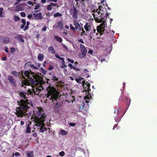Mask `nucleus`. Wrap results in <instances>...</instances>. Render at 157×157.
<instances>
[{
	"instance_id": "473e14b6",
	"label": "nucleus",
	"mask_w": 157,
	"mask_h": 157,
	"mask_svg": "<svg viewBox=\"0 0 157 157\" xmlns=\"http://www.w3.org/2000/svg\"><path fill=\"white\" fill-rule=\"evenodd\" d=\"M70 28L73 31H75V27H74L72 24H70Z\"/></svg>"
},
{
	"instance_id": "774afa93",
	"label": "nucleus",
	"mask_w": 157,
	"mask_h": 157,
	"mask_svg": "<svg viewBox=\"0 0 157 157\" xmlns=\"http://www.w3.org/2000/svg\"><path fill=\"white\" fill-rule=\"evenodd\" d=\"M17 2L19 3L21 1V0H17Z\"/></svg>"
},
{
	"instance_id": "a19ab883",
	"label": "nucleus",
	"mask_w": 157,
	"mask_h": 157,
	"mask_svg": "<svg viewBox=\"0 0 157 157\" xmlns=\"http://www.w3.org/2000/svg\"><path fill=\"white\" fill-rule=\"evenodd\" d=\"M69 124L70 126L73 127L75 125V123H69Z\"/></svg>"
},
{
	"instance_id": "412c9836",
	"label": "nucleus",
	"mask_w": 157,
	"mask_h": 157,
	"mask_svg": "<svg viewBox=\"0 0 157 157\" xmlns=\"http://www.w3.org/2000/svg\"><path fill=\"white\" fill-rule=\"evenodd\" d=\"M44 58V56L42 54H39L38 56V59L40 61L42 60Z\"/></svg>"
},
{
	"instance_id": "4468645a",
	"label": "nucleus",
	"mask_w": 157,
	"mask_h": 157,
	"mask_svg": "<svg viewBox=\"0 0 157 157\" xmlns=\"http://www.w3.org/2000/svg\"><path fill=\"white\" fill-rule=\"evenodd\" d=\"M80 47L82 53H86L87 52V49L85 47L84 45L81 44L80 45Z\"/></svg>"
},
{
	"instance_id": "72a5a7b5",
	"label": "nucleus",
	"mask_w": 157,
	"mask_h": 157,
	"mask_svg": "<svg viewBox=\"0 0 157 157\" xmlns=\"http://www.w3.org/2000/svg\"><path fill=\"white\" fill-rule=\"evenodd\" d=\"M55 56L57 58L62 60V61H63V59H64L63 58H61L58 55H55Z\"/></svg>"
},
{
	"instance_id": "c756f323",
	"label": "nucleus",
	"mask_w": 157,
	"mask_h": 157,
	"mask_svg": "<svg viewBox=\"0 0 157 157\" xmlns=\"http://www.w3.org/2000/svg\"><path fill=\"white\" fill-rule=\"evenodd\" d=\"M61 16V14L59 13H57L54 14V16L55 17H60Z\"/></svg>"
},
{
	"instance_id": "09e8293b",
	"label": "nucleus",
	"mask_w": 157,
	"mask_h": 157,
	"mask_svg": "<svg viewBox=\"0 0 157 157\" xmlns=\"http://www.w3.org/2000/svg\"><path fill=\"white\" fill-rule=\"evenodd\" d=\"M47 29V28L46 27H44L42 29V30L45 31Z\"/></svg>"
},
{
	"instance_id": "e2e57ef3",
	"label": "nucleus",
	"mask_w": 157,
	"mask_h": 157,
	"mask_svg": "<svg viewBox=\"0 0 157 157\" xmlns=\"http://www.w3.org/2000/svg\"><path fill=\"white\" fill-rule=\"evenodd\" d=\"M46 61H44V64H43V66L44 67H45L46 66Z\"/></svg>"
},
{
	"instance_id": "4d7b16f0",
	"label": "nucleus",
	"mask_w": 157,
	"mask_h": 157,
	"mask_svg": "<svg viewBox=\"0 0 157 157\" xmlns=\"http://www.w3.org/2000/svg\"><path fill=\"white\" fill-rule=\"evenodd\" d=\"M63 34L65 35V36H66L67 35V33L65 32H63Z\"/></svg>"
},
{
	"instance_id": "2f4dec72",
	"label": "nucleus",
	"mask_w": 157,
	"mask_h": 157,
	"mask_svg": "<svg viewBox=\"0 0 157 157\" xmlns=\"http://www.w3.org/2000/svg\"><path fill=\"white\" fill-rule=\"evenodd\" d=\"M77 2V4H78L79 3H82L83 2H84L85 0H75Z\"/></svg>"
},
{
	"instance_id": "79ce46f5",
	"label": "nucleus",
	"mask_w": 157,
	"mask_h": 157,
	"mask_svg": "<svg viewBox=\"0 0 157 157\" xmlns=\"http://www.w3.org/2000/svg\"><path fill=\"white\" fill-rule=\"evenodd\" d=\"M98 58L100 60V61H101V63L103 61H105V59H101L100 58V56L99 57H98Z\"/></svg>"
},
{
	"instance_id": "c9c22d12",
	"label": "nucleus",
	"mask_w": 157,
	"mask_h": 157,
	"mask_svg": "<svg viewBox=\"0 0 157 157\" xmlns=\"http://www.w3.org/2000/svg\"><path fill=\"white\" fill-rule=\"evenodd\" d=\"M40 7V4H36L35 6V8L34 9L35 10H36L38 9Z\"/></svg>"
},
{
	"instance_id": "f8f14e48",
	"label": "nucleus",
	"mask_w": 157,
	"mask_h": 157,
	"mask_svg": "<svg viewBox=\"0 0 157 157\" xmlns=\"http://www.w3.org/2000/svg\"><path fill=\"white\" fill-rule=\"evenodd\" d=\"M14 38L21 42H24V40L23 39V35H17V36L14 37Z\"/></svg>"
},
{
	"instance_id": "a211bd4d",
	"label": "nucleus",
	"mask_w": 157,
	"mask_h": 157,
	"mask_svg": "<svg viewBox=\"0 0 157 157\" xmlns=\"http://www.w3.org/2000/svg\"><path fill=\"white\" fill-rule=\"evenodd\" d=\"M90 27V26L88 25V23H86V24L84 26V29L86 32H89L90 31L89 29V27Z\"/></svg>"
},
{
	"instance_id": "ea45409f",
	"label": "nucleus",
	"mask_w": 157,
	"mask_h": 157,
	"mask_svg": "<svg viewBox=\"0 0 157 157\" xmlns=\"http://www.w3.org/2000/svg\"><path fill=\"white\" fill-rule=\"evenodd\" d=\"M21 16L23 17H25L26 16L25 13L24 12H22L21 13Z\"/></svg>"
},
{
	"instance_id": "6e6d98bb",
	"label": "nucleus",
	"mask_w": 157,
	"mask_h": 157,
	"mask_svg": "<svg viewBox=\"0 0 157 157\" xmlns=\"http://www.w3.org/2000/svg\"><path fill=\"white\" fill-rule=\"evenodd\" d=\"M24 124V122L23 121H21V125H22Z\"/></svg>"
},
{
	"instance_id": "423d86ee",
	"label": "nucleus",
	"mask_w": 157,
	"mask_h": 157,
	"mask_svg": "<svg viewBox=\"0 0 157 157\" xmlns=\"http://www.w3.org/2000/svg\"><path fill=\"white\" fill-rule=\"evenodd\" d=\"M84 98L85 102H83L81 103V105L79 107L78 110L79 111L84 113L89 108L88 103L91 99L90 94H87Z\"/></svg>"
},
{
	"instance_id": "338daca9",
	"label": "nucleus",
	"mask_w": 157,
	"mask_h": 157,
	"mask_svg": "<svg viewBox=\"0 0 157 157\" xmlns=\"http://www.w3.org/2000/svg\"><path fill=\"white\" fill-rule=\"evenodd\" d=\"M84 71L85 73H87L88 72V71L87 69H85L84 70Z\"/></svg>"
},
{
	"instance_id": "13d9d810",
	"label": "nucleus",
	"mask_w": 157,
	"mask_h": 157,
	"mask_svg": "<svg viewBox=\"0 0 157 157\" xmlns=\"http://www.w3.org/2000/svg\"><path fill=\"white\" fill-rule=\"evenodd\" d=\"M65 27L67 29H69V26L67 25H66L65 26Z\"/></svg>"
},
{
	"instance_id": "69168bd1",
	"label": "nucleus",
	"mask_w": 157,
	"mask_h": 157,
	"mask_svg": "<svg viewBox=\"0 0 157 157\" xmlns=\"http://www.w3.org/2000/svg\"><path fill=\"white\" fill-rule=\"evenodd\" d=\"M79 30V31H82V32L83 31H84V30L83 29V28H81V30Z\"/></svg>"
},
{
	"instance_id": "a878e982",
	"label": "nucleus",
	"mask_w": 157,
	"mask_h": 157,
	"mask_svg": "<svg viewBox=\"0 0 157 157\" xmlns=\"http://www.w3.org/2000/svg\"><path fill=\"white\" fill-rule=\"evenodd\" d=\"M61 67L62 68H64L65 67H66V66L65 64V61H64V59H63V61H62V62L61 63Z\"/></svg>"
},
{
	"instance_id": "7c9ffc66",
	"label": "nucleus",
	"mask_w": 157,
	"mask_h": 157,
	"mask_svg": "<svg viewBox=\"0 0 157 157\" xmlns=\"http://www.w3.org/2000/svg\"><path fill=\"white\" fill-rule=\"evenodd\" d=\"M68 66L71 69H76V67L73 66V65L71 64H68Z\"/></svg>"
},
{
	"instance_id": "b1692460",
	"label": "nucleus",
	"mask_w": 157,
	"mask_h": 157,
	"mask_svg": "<svg viewBox=\"0 0 157 157\" xmlns=\"http://www.w3.org/2000/svg\"><path fill=\"white\" fill-rule=\"evenodd\" d=\"M21 21H22V24L21 25V29H23L24 28V26L25 25L26 22H25V21L24 19H22V20Z\"/></svg>"
},
{
	"instance_id": "ddd939ff",
	"label": "nucleus",
	"mask_w": 157,
	"mask_h": 157,
	"mask_svg": "<svg viewBox=\"0 0 157 157\" xmlns=\"http://www.w3.org/2000/svg\"><path fill=\"white\" fill-rule=\"evenodd\" d=\"M58 6V4L55 3H51L50 4L47 6V9L48 10H51L52 9V6Z\"/></svg>"
},
{
	"instance_id": "aec40b11",
	"label": "nucleus",
	"mask_w": 157,
	"mask_h": 157,
	"mask_svg": "<svg viewBox=\"0 0 157 157\" xmlns=\"http://www.w3.org/2000/svg\"><path fill=\"white\" fill-rule=\"evenodd\" d=\"M54 38L57 41L61 42L62 41V39L60 38L58 36H54Z\"/></svg>"
},
{
	"instance_id": "5701e85b",
	"label": "nucleus",
	"mask_w": 157,
	"mask_h": 157,
	"mask_svg": "<svg viewBox=\"0 0 157 157\" xmlns=\"http://www.w3.org/2000/svg\"><path fill=\"white\" fill-rule=\"evenodd\" d=\"M3 9L2 8H0V17H3L4 15H3V13H4L3 12Z\"/></svg>"
},
{
	"instance_id": "cd10ccee",
	"label": "nucleus",
	"mask_w": 157,
	"mask_h": 157,
	"mask_svg": "<svg viewBox=\"0 0 157 157\" xmlns=\"http://www.w3.org/2000/svg\"><path fill=\"white\" fill-rule=\"evenodd\" d=\"M31 132V129L29 126L28 125L27 127L26 132V133H29Z\"/></svg>"
},
{
	"instance_id": "f03ea898",
	"label": "nucleus",
	"mask_w": 157,
	"mask_h": 157,
	"mask_svg": "<svg viewBox=\"0 0 157 157\" xmlns=\"http://www.w3.org/2000/svg\"><path fill=\"white\" fill-rule=\"evenodd\" d=\"M105 2V0H102L100 3H98L91 12V14L96 22H102V23L97 27V32L100 34V35L103 34L105 30V28L107 26L106 22L102 20L105 16L107 17L108 16V14L106 13V5L103 4Z\"/></svg>"
},
{
	"instance_id": "a18cd8bd",
	"label": "nucleus",
	"mask_w": 157,
	"mask_h": 157,
	"mask_svg": "<svg viewBox=\"0 0 157 157\" xmlns=\"http://www.w3.org/2000/svg\"><path fill=\"white\" fill-rule=\"evenodd\" d=\"M78 41L79 42H80V43H84L83 40L82 39H79V40H78Z\"/></svg>"
},
{
	"instance_id": "dca6fc26",
	"label": "nucleus",
	"mask_w": 157,
	"mask_h": 157,
	"mask_svg": "<svg viewBox=\"0 0 157 157\" xmlns=\"http://www.w3.org/2000/svg\"><path fill=\"white\" fill-rule=\"evenodd\" d=\"M63 23L62 22L59 21L58 23V25L56 26L57 28L60 30H61L63 27Z\"/></svg>"
},
{
	"instance_id": "9b49d317",
	"label": "nucleus",
	"mask_w": 157,
	"mask_h": 157,
	"mask_svg": "<svg viewBox=\"0 0 157 157\" xmlns=\"http://www.w3.org/2000/svg\"><path fill=\"white\" fill-rule=\"evenodd\" d=\"M25 4H20L18 5L16 7V10L18 11H22L24 9Z\"/></svg>"
},
{
	"instance_id": "f704fd0d",
	"label": "nucleus",
	"mask_w": 157,
	"mask_h": 157,
	"mask_svg": "<svg viewBox=\"0 0 157 157\" xmlns=\"http://www.w3.org/2000/svg\"><path fill=\"white\" fill-rule=\"evenodd\" d=\"M19 17L17 16H15L14 17V19L15 21H17L19 20Z\"/></svg>"
},
{
	"instance_id": "603ef678",
	"label": "nucleus",
	"mask_w": 157,
	"mask_h": 157,
	"mask_svg": "<svg viewBox=\"0 0 157 157\" xmlns=\"http://www.w3.org/2000/svg\"><path fill=\"white\" fill-rule=\"evenodd\" d=\"M32 15L31 14H29V15L28 16V17L29 18H31L32 17Z\"/></svg>"
},
{
	"instance_id": "e433bc0d",
	"label": "nucleus",
	"mask_w": 157,
	"mask_h": 157,
	"mask_svg": "<svg viewBox=\"0 0 157 157\" xmlns=\"http://www.w3.org/2000/svg\"><path fill=\"white\" fill-rule=\"evenodd\" d=\"M59 155L61 156H63L65 155V152L63 151H62L59 153Z\"/></svg>"
},
{
	"instance_id": "58836bf2",
	"label": "nucleus",
	"mask_w": 157,
	"mask_h": 157,
	"mask_svg": "<svg viewBox=\"0 0 157 157\" xmlns=\"http://www.w3.org/2000/svg\"><path fill=\"white\" fill-rule=\"evenodd\" d=\"M47 1L48 2H57V0H47Z\"/></svg>"
},
{
	"instance_id": "6e6552de",
	"label": "nucleus",
	"mask_w": 157,
	"mask_h": 157,
	"mask_svg": "<svg viewBox=\"0 0 157 157\" xmlns=\"http://www.w3.org/2000/svg\"><path fill=\"white\" fill-rule=\"evenodd\" d=\"M38 10H36L35 11V13L33 14L34 18L36 20H41L43 18V16L41 13H37Z\"/></svg>"
},
{
	"instance_id": "c85d7f7f",
	"label": "nucleus",
	"mask_w": 157,
	"mask_h": 157,
	"mask_svg": "<svg viewBox=\"0 0 157 157\" xmlns=\"http://www.w3.org/2000/svg\"><path fill=\"white\" fill-rule=\"evenodd\" d=\"M52 79L53 81H57L58 80V78L56 77L55 76H53L52 77Z\"/></svg>"
},
{
	"instance_id": "3c124183",
	"label": "nucleus",
	"mask_w": 157,
	"mask_h": 157,
	"mask_svg": "<svg viewBox=\"0 0 157 157\" xmlns=\"http://www.w3.org/2000/svg\"><path fill=\"white\" fill-rule=\"evenodd\" d=\"M93 51H92V50H90L89 51V52H88L89 53H90L91 54H93Z\"/></svg>"
},
{
	"instance_id": "864d4df0",
	"label": "nucleus",
	"mask_w": 157,
	"mask_h": 157,
	"mask_svg": "<svg viewBox=\"0 0 157 157\" xmlns=\"http://www.w3.org/2000/svg\"><path fill=\"white\" fill-rule=\"evenodd\" d=\"M46 0H41V2L43 3H44L46 2Z\"/></svg>"
},
{
	"instance_id": "052dcab7",
	"label": "nucleus",
	"mask_w": 157,
	"mask_h": 157,
	"mask_svg": "<svg viewBox=\"0 0 157 157\" xmlns=\"http://www.w3.org/2000/svg\"><path fill=\"white\" fill-rule=\"evenodd\" d=\"M69 78H70V79L71 80H73L74 79V78L73 77H69Z\"/></svg>"
},
{
	"instance_id": "c03bdc74",
	"label": "nucleus",
	"mask_w": 157,
	"mask_h": 157,
	"mask_svg": "<svg viewBox=\"0 0 157 157\" xmlns=\"http://www.w3.org/2000/svg\"><path fill=\"white\" fill-rule=\"evenodd\" d=\"M11 50L10 51V52H11L13 53L15 52V48H11Z\"/></svg>"
},
{
	"instance_id": "37998d69",
	"label": "nucleus",
	"mask_w": 157,
	"mask_h": 157,
	"mask_svg": "<svg viewBox=\"0 0 157 157\" xmlns=\"http://www.w3.org/2000/svg\"><path fill=\"white\" fill-rule=\"evenodd\" d=\"M14 155L16 156H20L19 153L18 152L15 153L14 154Z\"/></svg>"
},
{
	"instance_id": "2eb2a0df",
	"label": "nucleus",
	"mask_w": 157,
	"mask_h": 157,
	"mask_svg": "<svg viewBox=\"0 0 157 157\" xmlns=\"http://www.w3.org/2000/svg\"><path fill=\"white\" fill-rule=\"evenodd\" d=\"M48 51L49 53L53 54H55L56 52V51L54 49V48L52 46H50L48 48Z\"/></svg>"
},
{
	"instance_id": "bb28decb",
	"label": "nucleus",
	"mask_w": 157,
	"mask_h": 157,
	"mask_svg": "<svg viewBox=\"0 0 157 157\" xmlns=\"http://www.w3.org/2000/svg\"><path fill=\"white\" fill-rule=\"evenodd\" d=\"M9 80L11 82H13V78L10 76H9L8 77Z\"/></svg>"
},
{
	"instance_id": "1a4fd4ad",
	"label": "nucleus",
	"mask_w": 157,
	"mask_h": 157,
	"mask_svg": "<svg viewBox=\"0 0 157 157\" xmlns=\"http://www.w3.org/2000/svg\"><path fill=\"white\" fill-rule=\"evenodd\" d=\"M79 21L80 20L78 21L77 19H75L73 20L74 25L75 27L76 30H81V27L79 23Z\"/></svg>"
},
{
	"instance_id": "393cba45",
	"label": "nucleus",
	"mask_w": 157,
	"mask_h": 157,
	"mask_svg": "<svg viewBox=\"0 0 157 157\" xmlns=\"http://www.w3.org/2000/svg\"><path fill=\"white\" fill-rule=\"evenodd\" d=\"M29 24H30V23H29V21L27 22L26 25L25 26V28L24 29V30H25L28 29Z\"/></svg>"
},
{
	"instance_id": "f3484780",
	"label": "nucleus",
	"mask_w": 157,
	"mask_h": 157,
	"mask_svg": "<svg viewBox=\"0 0 157 157\" xmlns=\"http://www.w3.org/2000/svg\"><path fill=\"white\" fill-rule=\"evenodd\" d=\"M59 133L62 135L65 136L67 134L68 132L66 130L61 129L59 131Z\"/></svg>"
},
{
	"instance_id": "5fc2aeb1",
	"label": "nucleus",
	"mask_w": 157,
	"mask_h": 157,
	"mask_svg": "<svg viewBox=\"0 0 157 157\" xmlns=\"http://www.w3.org/2000/svg\"><path fill=\"white\" fill-rule=\"evenodd\" d=\"M5 51L6 52H8V48L7 47H5Z\"/></svg>"
},
{
	"instance_id": "7ed1b4c3",
	"label": "nucleus",
	"mask_w": 157,
	"mask_h": 157,
	"mask_svg": "<svg viewBox=\"0 0 157 157\" xmlns=\"http://www.w3.org/2000/svg\"><path fill=\"white\" fill-rule=\"evenodd\" d=\"M33 114L34 116L32 117L35 123L34 127L37 128L40 132H44L47 129L44 123L47 117L43 110L41 108H35L33 111Z\"/></svg>"
},
{
	"instance_id": "39448f33",
	"label": "nucleus",
	"mask_w": 157,
	"mask_h": 157,
	"mask_svg": "<svg viewBox=\"0 0 157 157\" xmlns=\"http://www.w3.org/2000/svg\"><path fill=\"white\" fill-rule=\"evenodd\" d=\"M47 98L52 101L54 104H57V100L58 99L59 93L53 86H49L47 88Z\"/></svg>"
},
{
	"instance_id": "0e129e2a",
	"label": "nucleus",
	"mask_w": 157,
	"mask_h": 157,
	"mask_svg": "<svg viewBox=\"0 0 157 157\" xmlns=\"http://www.w3.org/2000/svg\"><path fill=\"white\" fill-rule=\"evenodd\" d=\"M6 59V58L5 57H4L2 58V60H5Z\"/></svg>"
},
{
	"instance_id": "49530a36",
	"label": "nucleus",
	"mask_w": 157,
	"mask_h": 157,
	"mask_svg": "<svg viewBox=\"0 0 157 157\" xmlns=\"http://www.w3.org/2000/svg\"><path fill=\"white\" fill-rule=\"evenodd\" d=\"M27 3L29 5H33V4L30 1H28L27 2Z\"/></svg>"
},
{
	"instance_id": "6ab92c4d",
	"label": "nucleus",
	"mask_w": 157,
	"mask_h": 157,
	"mask_svg": "<svg viewBox=\"0 0 157 157\" xmlns=\"http://www.w3.org/2000/svg\"><path fill=\"white\" fill-rule=\"evenodd\" d=\"M86 53H81L79 54V57L81 59H84L86 56Z\"/></svg>"
},
{
	"instance_id": "680f3d73",
	"label": "nucleus",
	"mask_w": 157,
	"mask_h": 157,
	"mask_svg": "<svg viewBox=\"0 0 157 157\" xmlns=\"http://www.w3.org/2000/svg\"><path fill=\"white\" fill-rule=\"evenodd\" d=\"M108 49H109V52H108V53H110V52H111V50H110L111 49H110V47H109V48L108 49H107V50H108Z\"/></svg>"
},
{
	"instance_id": "f257e3e1",
	"label": "nucleus",
	"mask_w": 157,
	"mask_h": 157,
	"mask_svg": "<svg viewBox=\"0 0 157 157\" xmlns=\"http://www.w3.org/2000/svg\"><path fill=\"white\" fill-rule=\"evenodd\" d=\"M32 68V71H26L23 74L22 71L18 73L15 71L12 72V74L17 77L20 75V78H24L25 75L26 77L29 78L28 80L25 79L22 82V86H29L31 85V88H28L27 91L30 94H33L38 95L40 92L43 90V88L42 85L40 83V81L41 78L40 70L38 67L34 65L31 66Z\"/></svg>"
},
{
	"instance_id": "8fccbe9b",
	"label": "nucleus",
	"mask_w": 157,
	"mask_h": 157,
	"mask_svg": "<svg viewBox=\"0 0 157 157\" xmlns=\"http://www.w3.org/2000/svg\"><path fill=\"white\" fill-rule=\"evenodd\" d=\"M29 64H30V63H26L25 65V67H27V66L28 65H29Z\"/></svg>"
},
{
	"instance_id": "de8ad7c7",
	"label": "nucleus",
	"mask_w": 157,
	"mask_h": 157,
	"mask_svg": "<svg viewBox=\"0 0 157 157\" xmlns=\"http://www.w3.org/2000/svg\"><path fill=\"white\" fill-rule=\"evenodd\" d=\"M86 33L85 32L84 30L83 31L82 33H81L82 35H84L85 34L86 35V34H85Z\"/></svg>"
},
{
	"instance_id": "bf43d9fd",
	"label": "nucleus",
	"mask_w": 157,
	"mask_h": 157,
	"mask_svg": "<svg viewBox=\"0 0 157 157\" xmlns=\"http://www.w3.org/2000/svg\"><path fill=\"white\" fill-rule=\"evenodd\" d=\"M53 69V67H50L48 68V70H51Z\"/></svg>"
},
{
	"instance_id": "4be33fe9",
	"label": "nucleus",
	"mask_w": 157,
	"mask_h": 157,
	"mask_svg": "<svg viewBox=\"0 0 157 157\" xmlns=\"http://www.w3.org/2000/svg\"><path fill=\"white\" fill-rule=\"evenodd\" d=\"M27 157H31L33 156V152L31 151L30 152H28L27 153Z\"/></svg>"
},
{
	"instance_id": "4c0bfd02",
	"label": "nucleus",
	"mask_w": 157,
	"mask_h": 157,
	"mask_svg": "<svg viewBox=\"0 0 157 157\" xmlns=\"http://www.w3.org/2000/svg\"><path fill=\"white\" fill-rule=\"evenodd\" d=\"M67 60L68 61L70 62L71 63H74V61L73 60L69 58H67Z\"/></svg>"
},
{
	"instance_id": "9d476101",
	"label": "nucleus",
	"mask_w": 157,
	"mask_h": 157,
	"mask_svg": "<svg viewBox=\"0 0 157 157\" xmlns=\"http://www.w3.org/2000/svg\"><path fill=\"white\" fill-rule=\"evenodd\" d=\"M78 14V11L77 9L73 7V10L72 13V17L74 19H77V14Z\"/></svg>"
},
{
	"instance_id": "0eeeda50",
	"label": "nucleus",
	"mask_w": 157,
	"mask_h": 157,
	"mask_svg": "<svg viewBox=\"0 0 157 157\" xmlns=\"http://www.w3.org/2000/svg\"><path fill=\"white\" fill-rule=\"evenodd\" d=\"M83 78L81 77L76 78L75 79L76 82L78 83H81L83 86L84 91L87 92V94H90L89 92L90 91V83H85V81L83 80Z\"/></svg>"
},
{
	"instance_id": "20e7f679",
	"label": "nucleus",
	"mask_w": 157,
	"mask_h": 157,
	"mask_svg": "<svg viewBox=\"0 0 157 157\" xmlns=\"http://www.w3.org/2000/svg\"><path fill=\"white\" fill-rule=\"evenodd\" d=\"M19 94L21 98H24V99L21 100L19 102L17 101L18 104L20 106L17 108L15 114L18 117H22L24 116H26V118L30 116V114L26 113L25 112L29 108V105H30L29 102H28V100L25 99L28 95V94L24 92H20Z\"/></svg>"
}]
</instances>
